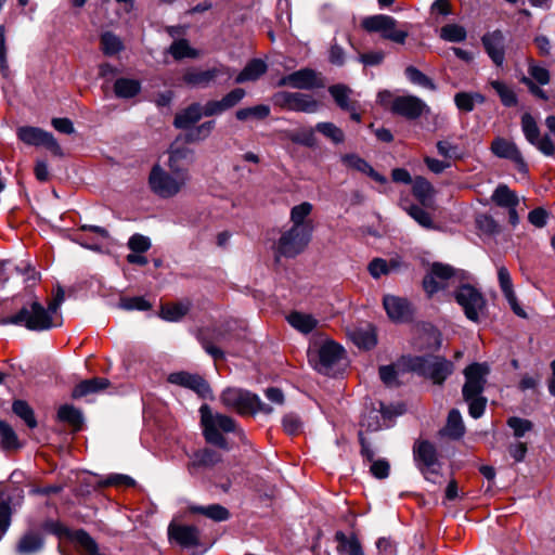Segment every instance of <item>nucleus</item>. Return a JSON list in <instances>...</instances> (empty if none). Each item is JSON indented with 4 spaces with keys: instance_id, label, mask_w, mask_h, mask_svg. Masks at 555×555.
I'll return each instance as SVG.
<instances>
[{
    "instance_id": "17",
    "label": "nucleus",
    "mask_w": 555,
    "mask_h": 555,
    "mask_svg": "<svg viewBox=\"0 0 555 555\" xmlns=\"http://www.w3.org/2000/svg\"><path fill=\"white\" fill-rule=\"evenodd\" d=\"M490 150L495 156L513 162L519 172L526 173L528 171L527 164L514 142L499 137L492 141Z\"/></svg>"
},
{
    "instance_id": "5",
    "label": "nucleus",
    "mask_w": 555,
    "mask_h": 555,
    "mask_svg": "<svg viewBox=\"0 0 555 555\" xmlns=\"http://www.w3.org/2000/svg\"><path fill=\"white\" fill-rule=\"evenodd\" d=\"M409 367L430 378L435 384H442L453 372V363L436 356L413 357L409 360Z\"/></svg>"
},
{
    "instance_id": "63",
    "label": "nucleus",
    "mask_w": 555,
    "mask_h": 555,
    "mask_svg": "<svg viewBox=\"0 0 555 555\" xmlns=\"http://www.w3.org/2000/svg\"><path fill=\"white\" fill-rule=\"evenodd\" d=\"M367 270L374 279H379L382 275L389 274V264L385 259L375 258L369 263Z\"/></svg>"
},
{
    "instance_id": "38",
    "label": "nucleus",
    "mask_w": 555,
    "mask_h": 555,
    "mask_svg": "<svg viewBox=\"0 0 555 555\" xmlns=\"http://www.w3.org/2000/svg\"><path fill=\"white\" fill-rule=\"evenodd\" d=\"M12 412L21 418L29 428L35 427V412L30 404L22 399L12 402Z\"/></svg>"
},
{
    "instance_id": "52",
    "label": "nucleus",
    "mask_w": 555,
    "mask_h": 555,
    "mask_svg": "<svg viewBox=\"0 0 555 555\" xmlns=\"http://www.w3.org/2000/svg\"><path fill=\"white\" fill-rule=\"evenodd\" d=\"M440 37L449 42H461L466 38V30L457 24H448L441 28Z\"/></svg>"
},
{
    "instance_id": "3",
    "label": "nucleus",
    "mask_w": 555,
    "mask_h": 555,
    "mask_svg": "<svg viewBox=\"0 0 555 555\" xmlns=\"http://www.w3.org/2000/svg\"><path fill=\"white\" fill-rule=\"evenodd\" d=\"M199 412L206 441L219 448L228 449V442L220 431H235L236 424L234 420L220 413L214 414L207 405H202Z\"/></svg>"
},
{
    "instance_id": "34",
    "label": "nucleus",
    "mask_w": 555,
    "mask_h": 555,
    "mask_svg": "<svg viewBox=\"0 0 555 555\" xmlns=\"http://www.w3.org/2000/svg\"><path fill=\"white\" fill-rule=\"evenodd\" d=\"M338 543V552H346L348 555H364L359 540L354 537H347L344 532L338 531L335 534Z\"/></svg>"
},
{
    "instance_id": "29",
    "label": "nucleus",
    "mask_w": 555,
    "mask_h": 555,
    "mask_svg": "<svg viewBox=\"0 0 555 555\" xmlns=\"http://www.w3.org/2000/svg\"><path fill=\"white\" fill-rule=\"evenodd\" d=\"M491 201L502 208H512L519 205V197L506 184H499L491 195Z\"/></svg>"
},
{
    "instance_id": "18",
    "label": "nucleus",
    "mask_w": 555,
    "mask_h": 555,
    "mask_svg": "<svg viewBox=\"0 0 555 555\" xmlns=\"http://www.w3.org/2000/svg\"><path fill=\"white\" fill-rule=\"evenodd\" d=\"M231 77L229 67L219 65L206 70L189 69L183 75V81L191 87H207L211 81L221 77Z\"/></svg>"
},
{
    "instance_id": "12",
    "label": "nucleus",
    "mask_w": 555,
    "mask_h": 555,
    "mask_svg": "<svg viewBox=\"0 0 555 555\" xmlns=\"http://www.w3.org/2000/svg\"><path fill=\"white\" fill-rule=\"evenodd\" d=\"M489 371L487 363H473L465 369L464 398L482 395Z\"/></svg>"
},
{
    "instance_id": "30",
    "label": "nucleus",
    "mask_w": 555,
    "mask_h": 555,
    "mask_svg": "<svg viewBox=\"0 0 555 555\" xmlns=\"http://www.w3.org/2000/svg\"><path fill=\"white\" fill-rule=\"evenodd\" d=\"M109 385L108 379L103 377H94L80 382L73 390L74 398H81L90 393H96L104 390Z\"/></svg>"
},
{
    "instance_id": "37",
    "label": "nucleus",
    "mask_w": 555,
    "mask_h": 555,
    "mask_svg": "<svg viewBox=\"0 0 555 555\" xmlns=\"http://www.w3.org/2000/svg\"><path fill=\"white\" fill-rule=\"evenodd\" d=\"M350 337L359 348L366 350L373 348L377 343L376 335L371 327L356 328L350 333Z\"/></svg>"
},
{
    "instance_id": "46",
    "label": "nucleus",
    "mask_w": 555,
    "mask_h": 555,
    "mask_svg": "<svg viewBox=\"0 0 555 555\" xmlns=\"http://www.w3.org/2000/svg\"><path fill=\"white\" fill-rule=\"evenodd\" d=\"M315 130L336 144H339L345 140L343 130L333 122H318L315 125Z\"/></svg>"
},
{
    "instance_id": "49",
    "label": "nucleus",
    "mask_w": 555,
    "mask_h": 555,
    "mask_svg": "<svg viewBox=\"0 0 555 555\" xmlns=\"http://www.w3.org/2000/svg\"><path fill=\"white\" fill-rule=\"evenodd\" d=\"M328 91L341 109H351V103L349 101L350 89L348 87L344 85H335L330 87Z\"/></svg>"
},
{
    "instance_id": "47",
    "label": "nucleus",
    "mask_w": 555,
    "mask_h": 555,
    "mask_svg": "<svg viewBox=\"0 0 555 555\" xmlns=\"http://www.w3.org/2000/svg\"><path fill=\"white\" fill-rule=\"evenodd\" d=\"M288 139L297 144L313 147L315 145L314 130L311 128H302L288 133Z\"/></svg>"
},
{
    "instance_id": "25",
    "label": "nucleus",
    "mask_w": 555,
    "mask_h": 555,
    "mask_svg": "<svg viewBox=\"0 0 555 555\" xmlns=\"http://www.w3.org/2000/svg\"><path fill=\"white\" fill-rule=\"evenodd\" d=\"M169 538L183 547H192L198 543V530L193 526L170 525Z\"/></svg>"
},
{
    "instance_id": "64",
    "label": "nucleus",
    "mask_w": 555,
    "mask_h": 555,
    "mask_svg": "<svg viewBox=\"0 0 555 555\" xmlns=\"http://www.w3.org/2000/svg\"><path fill=\"white\" fill-rule=\"evenodd\" d=\"M283 428L288 435H297L301 430L302 423L295 414H286L282 421Z\"/></svg>"
},
{
    "instance_id": "7",
    "label": "nucleus",
    "mask_w": 555,
    "mask_h": 555,
    "mask_svg": "<svg viewBox=\"0 0 555 555\" xmlns=\"http://www.w3.org/2000/svg\"><path fill=\"white\" fill-rule=\"evenodd\" d=\"M188 180L181 173L166 171L159 165H155L149 177L151 190L163 198H169L178 194L186 184Z\"/></svg>"
},
{
    "instance_id": "56",
    "label": "nucleus",
    "mask_w": 555,
    "mask_h": 555,
    "mask_svg": "<svg viewBox=\"0 0 555 555\" xmlns=\"http://www.w3.org/2000/svg\"><path fill=\"white\" fill-rule=\"evenodd\" d=\"M119 308L124 310H139L146 311L151 309L152 305L144 297H124L118 304Z\"/></svg>"
},
{
    "instance_id": "1",
    "label": "nucleus",
    "mask_w": 555,
    "mask_h": 555,
    "mask_svg": "<svg viewBox=\"0 0 555 555\" xmlns=\"http://www.w3.org/2000/svg\"><path fill=\"white\" fill-rule=\"evenodd\" d=\"M466 279L467 276L464 271L455 270L449 264L436 262L424 278L423 286L429 296L441 289L451 286L455 287L454 298L463 309L465 317L474 323H479L487 314V300L474 286L462 284Z\"/></svg>"
},
{
    "instance_id": "20",
    "label": "nucleus",
    "mask_w": 555,
    "mask_h": 555,
    "mask_svg": "<svg viewBox=\"0 0 555 555\" xmlns=\"http://www.w3.org/2000/svg\"><path fill=\"white\" fill-rule=\"evenodd\" d=\"M481 42L491 61L501 67L505 61V37L503 33L501 30L487 33L482 36Z\"/></svg>"
},
{
    "instance_id": "10",
    "label": "nucleus",
    "mask_w": 555,
    "mask_h": 555,
    "mask_svg": "<svg viewBox=\"0 0 555 555\" xmlns=\"http://www.w3.org/2000/svg\"><path fill=\"white\" fill-rule=\"evenodd\" d=\"M310 237V231L291 228L282 233L276 245V251L284 257H295L306 248Z\"/></svg>"
},
{
    "instance_id": "39",
    "label": "nucleus",
    "mask_w": 555,
    "mask_h": 555,
    "mask_svg": "<svg viewBox=\"0 0 555 555\" xmlns=\"http://www.w3.org/2000/svg\"><path fill=\"white\" fill-rule=\"evenodd\" d=\"M485 96L480 93L459 92L454 95V103L460 111L472 112L475 103H483Z\"/></svg>"
},
{
    "instance_id": "33",
    "label": "nucleus",
    "mask_w": 555,
    "mask_h": 555,
    "mask_svg": "<svg viewBox=\"0 0 555 555\" xmlns=\"http://www.w3.org/2000/svg\"><path fill=\"white\" fill-rule=\"evenodd\" d=\"M3 323L25 325L28 330H35V301L28 302L15 315Z\"/></svg>"
},
{
    "instance_id": "27",
    "label": "nucleus",
    "mask_w": 555,
    "mask_h": 555,
    "mask_svg": "<svg viewBox=\"0 0 555 555\" xmlns=\"http://www.w3.org/2000/svg\"><path fill=\"white\" fill-rule=\"evenodd\" d=\"M286 319L287 322L301 334L311 333L319 324V320L313 315L299 311L291 312Z\"/></svg>"
},
{
    "instance_id": "4",
    "label": "nucleus",
    "mask_w": 555,
    "mask_h": 555,
    "mask_svg": "<svg viewBox=\"0 0 555 555\" xmlns=\"http://www.w3.org/2000/svg\"><path fill=\"white\" fill-rule=\"evenodd\" d=\"M221 402L240 414L258 412L270 414L272 412V408L263 403L257 395L238 388L225 389L221 395Z\"/></svg>"
},
{
    "instance_id": "59",
    "label": "nucleus",
    "mask_w": 555,
    "mask_h": 555,
    "mask_svg": "<svg viewBox=\"0 0 555 555\" xmlns=\"http://www.w3.org/2000/svg\"><path fill=\"white\" fill-rule=\"evenodd\" d=\"M507 425L513 429L514 436L516 438H521L526 433L530 431L533 427L532 423L529 420L520 418V417H509L507 421Z\"/></svg>"
},
{
    "instance_id": "57",
    "label": "nucleus",
    "mask_w": 555,
    "mask_h": 555,
    "mask_svg": "<svg viewBox=\"0 0 555 555\" xmlns=\"http://www.w3.org/2000/svg\"><path fill=\"white\" fill-rule=\"evenodd\" d=\"M433 193L431 184L423 177H417L413 181V195L421 202L427 201Z\"/></svg>"
},
{
    "instance_id": "55",
    "label": "nucleus",
    "mask_w": 555,
    "mask_h": 555,
    "mask_svg": "<svg viewBox=\"0 0 555 555\" xmlns=\"http://www.w3.org/2000/svg\"><path fill=\"white\" fill-rule=\"evenodd\" d=\"M15 551L17 555H31L35 552V531L29 529L17 541Z\"/></svg>"
},
{
    "instance_id": "36",
    "label": "nucleus",
    "mask_w": 555,
    "mask_h": 555,
    "mask_svg": "<svg viewBox=\"0 0 555 555\" xmlns=\"http://www.w3.org/2000/svg\"><path fill=\"white\" fill-rule=\"evenodd\" d=\"M188 302L164 305L160 308L159 317L168 322L180 321L189 311Z\"/></svg>"
},
{
    "instance_id": "24",
    "label": "nucleus",
    "mask_w": 555,
    "mask_h": 555,
    "mask_svg": "<svg viewBox=\"0 0 555 555\" xmlns=\"http://www.w3.org/2000/svg\"><path fill=\"white\" fill-rule=\"evenodd\" d=\"M341 163L349 169L362 172L369 177H371L374 181L378 183H386V177L382 176L377 171H375L372 166L362 157L357 154H345L341 156Z\"/></svg>"
},
{
    "instance_id": "21",
    "label": "nucleus",
    "mask_w": 555,
    "mask_h": 555,
    "mask_svg": "<svg viewBox=\"0 0 555 555\" xmlns=\"http://www.w3.org/2000/svg\"><path fill=\"white\" fill-rule=\"evenodd\" d=\"M194 152L189 147H177L169 151L168 166L172 173L183 175L189 181V168L194 163Z\"/></svg>"
},
{
    "instance_id": "60",
    "label": "nucleus",
    "mask_w": 555,
    "mask_h": 555,
    "mask_svg": "<svg viewBox=\"0 0 555 555\" xmlns=\"http://www.w3.org/2000/svg\"><path fill=\"white\" fill-rule=\"evenodd\" d=\"M468 403L469 415L474 418L480 417L486 409L487 399L482 395L473 396L472 398H464Z\"/></svg>"
},
{
    "instance_id": "8",
    "label": "nucleus",
    "mask_w": 555,
    "mask_h": 555,
    "mask_svg": "<svg viewBox=\"0 0 555 555\" xmlns=\"http://www.w3.org/2000/svg\"><path fill=\"white\" fill-rule=\"evenodd\" d=\"M64 299V291L62 287L57 286L52 298L48 301L47 307L37 302V332L48 331L62 325L63 320L60 308Z\"/></svg>"
},
{
    "instance_id": "22",
    "label": "nucleus",
    "mask_w": 555,
    "mask_h": 555,
    "mask_svg": "<svg viewBox=\"0 0 555 555\" xmlns=\"http://www.w3.org/2000/svg\"><path fill=\"white\" fill-rule=\"evenodd\" d=\"M168 382L194 390L202 397H206L210 392V388L206 380L196 374L186 372H176L168 376Z\"/></svg>"
},
{
    "instance_id": "9",
    "label": "nucleus",
    "mask_w": 555,
    "mask_h": 555,
    "mask_svg": "<svg viewBox=\"0 0 555 555\" xmlns=\"http://www.w3.org/2000/svg\"><path fill=\"white\" fill-rule=\"evenodd\" d=\"M274 105L294 112L315 113L319 102L310 94L300 92L280 91L273 95Z\"/></svg>"
},
{
    "instance_id": "15",
    "label": "nucleus",
    "mask_w": 555,
    "mask_h": 555,
    "mask_svg": "<svg viewBox=\"0 0 555 555\" xmlns=\"http://www.w3.org/2000/svg\"><path fill=\"white\" fill-rule=\"evenodd\" d=\"M391 111L406 119H417L424 113H428L429 107L422 99L415 95H402L393 99Z\"/></svg>"
},
{
    "instance_id": "2",
    "label": "nucleus",
    "mask_w": 555,
    "mask_h": 555,
    "mask_svg": "<svg viewBox=\"0 0 555 555\" xmlns=\"http://www.w3.org/2000/svg\"><path fill=\"white\" fill-rule=\"evenodd\" d=\"M308 359L318 372L330 375L344 362L345 349L332 339L313 341L308 349Z\"/></svg>"
},
{
    "instance_id": "35",
    "label": "nucleus",
    "mask_w": 555,
    "mask_h": 555,
    "mask_svg": "<svg viewBox=\"0 0 555 555\" xmlns=\"http://www.w3.org/2000/svg\"><path fill=\"white\" fill-rule=\"evenodd\" d=\"M114 90L118 98L129 99L140 92L141 85L135 79L119 78L115 81Z\"/></svg>"
},
{
    "instance_id": "48",
    "label": "nucleus",
    "mask_w": 555,
    "mask_h": 555,
    "mask_svg": "<svg viewBox=\"0 0 555 555\" xmlns=\"http://www.w3.org/2000/svg\"><path fill=\"white\" fill-rule=\"evenodd\" d=\"M438 154L448 159H463L464 152L459 145L451 143L448 140H440L436 144Z\"/></svg>"
},
{
    "instance_id": "14",
    "label": "nucleus",
    "mask_w": 555,
    "mask_h": 555,
    "mask_svg": "<svg viewBox=\"0 0 555 555\" xmlns=\"http://www.w3.org/2000/svg\"><path fill=\"white\" fill-rule=\"evenodd\" d=\"M414 459L422 474L427 480H431L430 476L438 474L439 463L437 452L433 443L428 441H420L414 446Z\"/></svg>"
},
{
    "instance_id": "32",
    "label": "nucleus",
    "mask_w": 555,
    "mask_h": 555,
    "mask_svg": "<svg viewBox=\"0 0 555 555\" xmlns=\"http://www.w3.org/2000/svg\"><path fill=\"white\" fill-rule=\"evenodd\" d=\"M190 512L204 515L215 521H223L230 517L229 511L220 504H210L207 506L191 505Z\"/></svg>"
},
{
    "instance_id": "42",
    "label": "nucleus",
    "mask_w": 555,
    "mask_h": 555,
    "mask_svg": "<svg viewBox=\"0 0 555 555\" xmlns=\"http://www.w3.org/2000/svg\"><path fill=\"white\" fill-rule=\"evenodd\" d=\"M101 47L105 55H115L124 49L121 39L111 31L102 34Z\"/></svg>"
},
{
    "instance_id": "45",
    "label": "nucleus",
    "mask_w": 555,
    "mask_h": 555,
    "mask_svg": "<svg viewBox=\"0 0 555 555\" xmlns=\"http://www.w3.org/2000/svg\"><path fill=\"white\" fill-rule=\"evenodd\" d=\"M169 52L176 60L184 57H197L198 52L190 47L189 42L184 39L176 40L169 48Z\"/></svg>"
},
{
    "instance_id": "61",
    "label": "nucleus",
    "mask_w": 555,
    "mask_h": 555,
    "mask_svg": "<svg viewBox=\"0 0 555 555\" xmlns=\"http://www.w3.org/2000/svg\"><path fill=\"white\" fill-rule=\"evenodd\" d=\"M498 281L504 297L515 293L509 271L503 266L498 268Z\"/></svg>"
},
{
    "instance_id": "41",
    "label": "nucleus",
    "mask_w": 555,
    "mask_h": 555,
    "mask_svg": "<svg viewBox=\"0 0 555 555\" xmlns=\"http://www.w3.org/2000/svg\"><path fill=\"white\" fill-rule=\"evenodd\" d=\"M11 502L12 495L9 492L0 493V539L10 526Z\"/></svg>"
},
{
    "instance_id": "6",
    "label": "nucleus",
    "mask_w": 555,
    "mask_h": 555,
    "mask_svg": "<svg viewBox=\"0 0 555 555\" xmlns=\"http://www.w3.org/2000/svg\"><path fill=\"white\" fill-rule=\"evenodd\" d=\"M361 26L367 33H377L382 38L403 44L409 36L405 27L399 28L398 22L390 15L376 14L362 20Z\"/></svg>"
},
{
    "instance_id": "53",
    "label": "nucleus",
    "mask_w": 555,
    "mask_h": 555,
    "mask_svg": "<svg viewBox=\"0 0 555 555\" xmlns=\"http://www.w3.org/2000/svg\"><path fill=\"white\" fill-rule=\"evenodd\" d=\"M405 76L406 78L413 83V85H417L420 87H423V88H426V89H430V90H435L436 89V86L435 83L431 81L430 78H428L425 74H423L421 70H418L416 67L414 66H408L405 68Z\"/></svg>"
},
{
    "instance_id": "28",
    "label": "nucleus",
    "mask_w": 555,
    "mask_h": 555,
    "mask_svg": "<svg viewBox=\"0 0 555 555\" xmlns=\"http://www.w3.org/2000/svg\"><path fill=\"white\" fill-rule=\"evenodd\" d=\"M311 211L312 205L308 202L294 206L291 210V220L293 222L292 228L312 232L311 221H306V218L311 214Z\"/></svg>"
},
{
    "instance_id": "16",
    "label": "nucleus",
    "mask_w": 555,
    "mask_h": 555,
    "mask_svg": "<svg viewBox=\"0 0 555 555\" xmlns=\"http://www.w3.org/2000/svg\"><path fill=\"white\" fill-rule=\"evenodd\" d=\"M221 460L222 456L219 452L211 449H202L189 456L186 468L191 476L201 477L206 469L212 468Z\"/></svg>"
},
{
    "instance_id": "19",
    "label": "nucleus",
    "mask_w": 555,
    "mask_h": 555,
    "mask_svg": "<svg viewBox=\"0 0 555 555\" xmlns=\"http://www.w3.org/2000/svg\"><path fill=\"white\" fill-rule=\"evenodd\" d=\"M383 305L389 319L396 323H404L412 319L413 310L405 298L385 295Z\"/></svg>"
},
{
    "instance_id": "43",
    "label": "nucleus",
    "mask_w": 555,
    "mask_h": 555,
    "mask_svg": "<svg viewBox=\"0 0 555 555\" xmlns=\"http://www.w3.org/2000/svg\"><path fill=\"white\" fill-rule=\"evenodd\" d=\"M57 415L61 421L68 423L75 429L81 427L82 415L78 409L72 405H63L60 408Z\"/></svg>"
},
{
    "instance_id": "11",
    "label": "nucleus",
    "mask_w": 555,
    "mask_h": 555,
    "mask_svg": "<svg viewBox=\"0 0 555 555\" xmlns=\"http://www.w3.org/2000/svg\"><path fill=\"white\" fill-rule=\"evenodd\" d=\"M521 130L526 140L535 146L541 153L546 156L554 155L555 144L547 134L543 137L540 135V129L531 114L525 113L521 116Z\"/></svg>"
},
{
    "instance_id": "54",
    "label": "nucleus",
    "mask_w": 555,
    "mask_h": 555,
    "mask_svg": "<svg viewBox=\"0 0 555 555\" xmlns=\"http://www.w3.org/2000/svg\"><path fill=\"white\" fill-rule=\"evenodd\" d=\"M214 128H215L214 120L205 121V122L201 124L199 126L192 128L188 132L186 139L190 142L203 141L210 135Z\"/></svg>"
},
{
    "instance_id": "62",
    "label": "nucleus",
    "mask_w": 555,
    "mask_h": 555,
    "mask_svg": "<svg viewBox=\"0 0 555 555\" xmlns=\"http://www.w3.org/2000/svg\"><path fill=\"white\" fill-rule=\"evenodd\" d=\"M128 247L133 253H145L151 247V241L144 235L133 234L128 241Z\"/></svg>"
},
{
    "instance_id": "13",
    "label": "nucleus",
    "mask_w": 555,
    "mask_h": 555,
    "mask_svg": "<svg viewBox=\"0 0 555 555\" xmlns=\"http://www.w3.org/2000/svg\"><path fill=\"white\" fill-rule=\"evenodd\" d=\"M278 86H287L301 90H312L315 88H322L324 83L319 73L311 68H301L292 74L283 76L279 80Z\"/></svg>"
},
{
    "instance_id": "23",
    "label": "nucleus",
    "mask_w": 555,
    "mask_h": 555,
    "mask_svg": "<svg viewBox=\"0 0 555 555\" xmlns=\"http://www.w3.org/2000/svg\"><path fill=\"white\" fill-rule=\"evenodd\" d=\"M24 446V440L20 439L12 425L0 420V449L5 453H15Z\"/></svg>"
},
{
    "instance_id": "50",
    "label": "nucleus",
    "mask_w": 555,
    "mask_h": 555,
    "mask_svg": "<svg viewBox=\"0 0 555 555\" xmlns=\"http://www.w3.org/2000/svg\"><path fill=\"white\" fill-rule=\"evenodd\" d=\"M491 87L499 94L503 105H505L507 107L516 105L517 98H516L515 92L508 86H506L504 82L499 81V80H493V81H491Z\"/></svg>"
},
{
    "instance_id": "26",
    "label": "nucleus",
    "mask_w": 555,
    "mask_h": 555,
    "mask_svg": "<svg viewBox=\"0 0 555 555\" xmlns=\"http://www.w3.org/2000/svg\"><path fill=\"white\" fill-rule=\"evenodd\" d=\"M202 116H204L202 105L194 103L176 115L173 125L178 129H188L198 121Z\"/></svg>"
},
{
    "instance_id": "40",
    "label": "nucleus",
    "mask_w": 555,
    "mask_h": 555,
    "mask_svg": "<svg viewBox=\"0 0 555 555\" xmlns=\"http://www.w3.org/2000/svg\"><path fill=\"white\" fill-rule=\"evenodd\" d=\"M446 435L451 438H460L464 434V424L459 410H451L448 415L447 425L444 428Z\"/></svg>"
},
{
    "instance_id": "44",
    "label": "nucleus",
    "mask_w": 555,
    "mask_h": 555,
    "mask_svg": "<svg viewBox=\"0 0 555 555\" xmlns=\"http://www.w3.org/2000/svg\"><path fill=\"white\" fill-rule=\"evenodd\" d=\"M37 146L46 147L52 155L61 156L62 149L52 133L37 128Z\"/></svg>"
},
{
    "instance_id": "51",
    "label": "nucleus",
    "mask_w": 555,
    "mask_h": 555,
    "mask_svg": "<svg viewBox=\"0 0 555 555\" xmlns=\"http://www.w3.org/2000/svg\"><path fill=\"white\" fill-rule=\"evenodd\" d=\"M238 120H247L248 118L263 119L270 115V107L268 105H256L254 107L241 108L236 112Z\"/></svg>"
},
{
    "instance_id": "31",
    "label": "nucleus",
    "mask_w": 555,
    "mask_h": 555,
    "mask_svg": "<svg viewBox=\"0 0 555 555\" xmlns=\"http://www.w3.org/2000/svg\"><path fill=\"white\" fill-rule=\"evenodd\" d=\"M267 72V64L260 59H254L246 64L235 78L236 83L255 81Z\"/></svg>"
},
{
    "instance_id": "58",
    "label": "nucleus",
    "mask_w": 555,
    "mask_h": 555,
    "mask_svg": "<svg viewBox=\"0 0 555 555\" xmlns=\"http://www.w3.org/2000/svg\"><path fill=\"white\" fill-rule=\"evenodd\" d=\"M409 215L423 228L425 229H435V224L433 219L425 209L420 206H411L409 209Z\"/></svg>"
}]
</instances>
